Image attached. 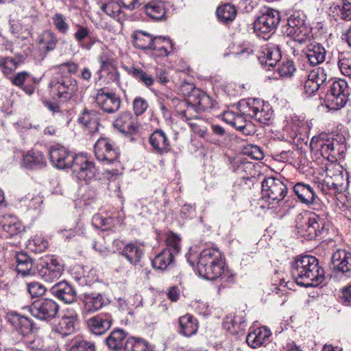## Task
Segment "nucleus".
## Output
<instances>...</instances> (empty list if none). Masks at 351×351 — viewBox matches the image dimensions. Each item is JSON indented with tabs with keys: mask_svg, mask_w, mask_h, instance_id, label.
<instances>
[{
	"mask_svg": "<svg viewBox=\"0 0 351 351\" xmlns=\"http://www.w3.org/2000/svg\"><path fill=\"white\" fill-rule=\"evenodd\" d=\"M291 276L298 285L308 287H315L322 282L324 271L313 256L298 257L291 264Z\"/></svg>",
	"mask_w": 351,
	"mask_h": 351,
	"instance_id": "1",
	"label": "nucleus"
},
{
	"mask_svg": "<svg viewBox=\"0 0 351 351\" xmlns=\"http://www.w3.org/2000/svg\"><path fill=\"white\" fill-rule=\"evenodd\" d=\"M77 69L78 65L73 62H66L55 66L53 69L57 76L53 77L49 84L51 93L64 100L71 99L77 91V82L66 74H75Z\"/></svg>",
	"mask_w": 351,
	"mask_h": 351,
	"instance_id": "2",
	"label": "nucleus"
},
{
	"mask_svg": "<svg viewBox=\"0 0 351 351\" xmlns=\"http://www.w3.org/2000/svg\"><path fill=\"white\" fill-rule=\"evenodd\" d=\"M197 271L200 276L210 280L224 277V263L220 251L215 248L204 250L199 254Z\"/></svg>",
	"mask_w": 351,
	"mask_h": 351,
	"instance_id": "3",
	"label": "nucleus"
},
{
	"mask_svg": "<svg viewBox=\"0 0 351 351\" xmlns=\"http://www.w3.org/2000/svg\"><path fill=\"white\" fill-rule=\"evenodd\" d=\"M239 109L241 112L254 118L263 124H268L273 117V111L268 104H265L259 99L249 98L239 103Z\"/></svg>",
	"mask_w": 351,
	"mask_h": 351,
	"instance_id": "4",
	"label": "nucleus"
},
{
	"mask_svg": "<svg viewBox=\"0 0 351 351\" xmlns=\"http://www.w3.org/2000/svg\"><path fill=\"white\" fill-rule=\"evenodd\" d=\"M328 90L326 95V103L331 110H339L348 101L349 90L347 82L343 80H328Z\"/></svg>",
	"mask_w": 351,
	"mask_h": 351,
	"instance_id": "5",
	"label": "nucleus"
},
{
	"mask_svg": "<svg viewBox=\"0 0 351 351\" xmlns=\"http://www.w3.org/2000/svg\"><path fill=\"white\" fill-rule=\"evenodd\" d=\"M280 21V14L278 11L268 8L263 11L254 23V32L258 36L265 37L269 34H273Z\"/></svg>",
	"mask_w": 351,
	"mask_h": 351,
	"instance_id": "6",
	"label": "nucleus"
},
{
	"mask_svg": "<svg viewBox=\"0 0 351 351\" xmlns=\"http://www.w3.org/2000/svg\"><path fill=\"white\" fill-rule=\"evenodd\" d=\"M332 263L331 279L338 281L351 277V252L341 249L337 250L332 256Z\"/></svg>",
	"mask_w": 351,
	"mask_h": 351,
	"instance_id": "7",
	"label": "nucleus"
},
{
	"mask_svg": "<svg viewBox=\"0 0 351 351\" xmlns=\"http://www.w3.org/2000/svg\"><path fill=\"white\" fill-rule=\"evenodd\" d=\"M296 226L302 237L312 240L323 230L324 223L317 216L305 214L298 217Z\"/></svg>",
	"mask_w": 351,
	"mask_h": 351,
	"instance_id": "8",
	"label": "nucleus"
},
{
	"mask_svg": "<svg viewBox=\"0 0 351 351\" xmlns=\"http://www.w3.org/2000/svg\"><path fill=\"white\" fill-rule=\"evenodd\" d=\"M59 311V305L53 300L42 298L34 301L29 307L30 314L42 321L49 322Z\"/></svg>",
	"mask_w": 351,
	"mask_h": 351,
	"instance_id": "9",
	"label": "nucleus"
},
{
	"mask_svg": "<svg viewBox=\"0 0 351 351\" xmlns=\"http://www.w3.org/2000/svg\"><path fill=\"white\" fill-rule=\"evenodd\" d=\"M287 189L282 181L276 178H267L262 182L263 195L276 203H280L285 198L287 193Z\"/></svg>",
	"mask_w": 351,
	"mask_h": 351,
	"instance_id": "10",
	"label": "nucleus"
},
{
	"mask_svg": "<svg viewBox=\"0 0 351 351\" xmlns=\"http://www.w3.org/2000/svg\"><path fill=\"white\" fill-rule=\"evenodd\" d=\"M94 149L97 159L106 164L117 161L119 156V152L114 144L107 138L98 139Z\"/></svg>",
	"mask_w": 351,
	"mask_h": 351,
	"instance_id": "11",
	"label": "nucleus"
},
{
	"mask_svg": "<svg viewBox=\"0 0 351 351\" xmlns=\"http://www.w3.org/2000/svg\"><path fill=\"white\" fill-rule=\"evenodd\" d=\"M304 16L300 13H295L288 19V34L299 43H305L309 38V31L304 24Z\"/></svg>",
	"mask_w": 351,
	"mask_h": 351,
	"instance_id": "12",
	"label": "nucleus"
},
{
	"mask_svg": "<svg viewBox=\"0 0 351 351\" xmlns=\"http://www.w3.org/2000/svg\"><path fill=\"white\" fill-rule=\"evenodd\" d=\"M76 156L66 147L53 146L49 152V159L53 166L59 169L71 167Z\"/></svg>",
	"mask_w": 351,
	"mask_h": 351,
	"instance_id": "13",
	"label": "nucleus"
},
{
	"mask_svg": "<svg viewBox=\"0 0 351 351\" xmlns=\"http://www.w3.org/2000/svg\"><path fill=\"white\" fill-rule=\"evenodd\" d=\"M64 271V266L53 257L47 258L39 269V275L47 282H53L58 280Z\"/></svg>",
	"mask_w": 351,
	"mask_h": 351,
	"instance_id": "14",
	"label": "nucleus"
},
{
	"mask_svg": "<svg viewBox=\"0 0 351 351\" xmlns=\"http://www.w3.org/2000/svg\"><path fill=\"white\" fill-rule=\"evenodd\" d=\"M24 230L19 219L14 215L0 216V238L10 239L18 236Z\"/></svg>",
	"mask_w": 351,
	"mask_h": 351,
	"instance_id": "15",
	"label": "nucleus"
},
{
	"mask_svg": "<svg viewBox=\"0 0 351 351\" xmlns=\"http://www.w3.org/2000/svg\"><path fill=\"white\" fill-rule=\"evenodd\" d=\"M71 168L76 177L84 181L93 179L97 172L95 164L84 156H76Z\"/></svg>",
	"mask_w": 351,
	"mask_h": 351,
	"instance_id": "16",
	"label": "nucleus"
},
{
	"mask_svg": "<svg viewBox=\"0 0 351 351\" xmlns=\"http://www.w3.org/2000/svg\"><path fill=\"white\" fill-rule=\"evenodd\" d=\"M132 42L134 47L141 50H156L157 45L160 40H166L165 37H154L149 33L136 30L132 35Z\"/></svg>",
	"mask_w": 351,
	"mask_h": 351,
	"instance_id": "17",
	"label": "nucleus"
},
{
	"mask_svg": "<svg viewBox=\"0 0 351 351\" xmlns=\"http://www.w3.org/2000/svg\"><path fill=\"white\" fill-rule=\"evenodd\" d=\"M95 101L98 107L106 113H114L121 106L119 97L113 93L105 92L103 88L97 91Z\"/></svg>",
	"mask_w": 351,
	"mask_h": 351,
	"instance_id": "18",
	"label": "nucleus"
},
{
	"mask_svg": "<svg viewBox=\"0 0 351 351\" xmlns=\"http://www.w3.org/2000/svg\"><path fill=\"white\" fill-rule=\"evenodd\" d=\"M239 111L240 110H239ZM249 118H250L249 116H246V114L241 112L236 113L232 111H227L223 115V119L226 123L245 134H249L253 132V125Z\"/></svg>",
	"mask_w": 351,
	"mask_h": 351,
	"instance_id": "19",
	"label": "nucleus"
},
{
	"mask_svg": "<svg viewBox=\"0 0 351 351\" xmlns=\"http://www.w3.org/2000/svg\"><path fill=\"white\" fill-rule=\"evenodd\" d=\"M113 126L122 133L134 134L139 127V123L136 117L129 112H123L115 118Z\"/></svg>",
	"mask_w": 351,
	"mask_h": 351,
	"instance_id": "20",
	"label": "nucleus"
},
{
	"mask_svg": "<svg viewBox=\"0 0 351 351\" xmlns=\"http://www.w3.org/2000/svg\"><path fill=\"white\" fill-rule=\"evenodd\" d=\"M51 293L64 302L65 303H72L77 298V293L73 287L65 280L60 281L50 288Z\"/></svg>",
	"mask_w": 351,
	"mask_h": 351,
	"instance_id": "21",
	"label": "nucleus"
},
{
	"mask_svg": "<svg viewBox=\"0 0 351 351\" xmlns=\"http://www.w3.org/2000/svg\"><path fill=\"white\" fill-rule=\"evenodd\" d=\"M112 321L110 315L100 314L90 317L87 321V325L93 334L101 335L110 329Z\"/></svg>",
	"mask_w": 351,
	"mask_h": 351,
	"instance_id": "22",
	"label": "nucleus"
},
{
	"mask_svg": "<svg viewBox=\"0 0 351 351\" xmlns=\"http://www.w3.org/2000/svg\"><path fill=\"white\" fill-rule=\"evenodd\" d=\"M326 137L325 134L313 136L311 141L310 147L312 150L319 152L322 156L328 158L334 151V145L332 140L326 139Z\"/></svg>",
	"mask_w": 351,
	"mask_h": 351,
	"instance_id": "23",
	"label": "nucleus"
},
{
	"mask_svg": "<svg viewBox=\"0 0 351 351\" xmlns=\"http://www.w3.org/2000/svg\"><path fill=\"white\" fill-rule=\"evenodd\" d=\"M149 142L154 151L160 154L167 153L171 149L169 141L161 130H155L150 135Z\"/></svg>",
	"mask_w": 351,
	"mask_h": 351,
	"instance_id": "24",
	"label": "nucleus"
},
{
	"mask_svg": "<svg viewBox=\"0 0 351 351\" xmlns=\"http://www.w3.org/2000/svg\"><path fill=\"white\" fill-rule=\"evenodd\" d=\"M179 332L185 337L195 335L198 330V322L192 315L186 314L178 320Z\"/></svg>",
	"mask_w": 351,
	"mask_h": 351,
	"instance_id": "25",
	"label": "nucleus"
},
{
	"mask_svg": "<svg viewBox=\"0 0 351 351\" xmlns=\"http://www.w3.org/2000/svg\"><path fill=\"white\" fill-rule=\"evenodd\" d=\"M306 57L312 66L322 63L326 58V50L320 44H311L308 46Z\"/></svg>",
	"mask_w": 351,
	"mask_h": 351,
	"instance_id": "26",
	"label": "nucleus"
},
{
	"mask_svg": "<svg viewBox=\"0 0 351 351\" xmlns=\"http://www.w3.org/2000/svg\"><path fill=\"white\" fill-rule=\"evenodd\" d=\"M144 9L147 16L156 21L163 19L167 10L165 2L158 0L149 1L145 5Z\"/></svg>",
	"mask_w": 351,
	"mask_h": 351,
	"instance_id": "27",
	"label": "nucleus"
},
{
	"mask_svg": "<svg viewBox=\"0 0 351 351\" xmlns=\"http://www.w3.org/2000/svg\"><path fill=\"white\" fill-rule=\"evenodd\" d=\"M271 335L270 330L261 327L250 332L246 337L247 343L253 348L261 346Z\"/></svg>",
	"mask_w": 351,
	"mask_h": 351,
	"instance_id": "28",
	"label": "nucleus"
},
{
	"mask_svg": "<svg viewBox=\"0 0 351 351\" xmlns=\"http://www.w3.org/2000/svg\"><path fill=\"white\" fill-rule=\"evenodd\" d=\"M293 191L298 199L306 204H313L317 197L314 189L310 185L302 182L295 184Z\"/></svg>",
	"mask_w": 351,
	"mask_h": 351,
	"instance_id": "29",
	"label": "nucleus"
},
{
	"mask_svg": "<svg viewBox=\"0 0 351 351\" xmlns=\"http://www.w3.org/2000/svg\"><path fill=\"white\" fill-rule=\"evenodd\" d=\"M80 123L84 125L90 133H95L99 129V121L98 113L93 110H84L78 119Z\"/></svg>",
	"mask_w": 351,
	"mask_h": 351,
	"instance_id": "30",
	"label": "nucleus"
},
{
	"mask_svg": "<svg viewBox=\"0 0 351 351\" xmlns=\"http://www.w3.org/2000/svg\"><path fill=\"white\" fill-rule=\"evenodd\" d=\"M58 39L54 32L50 30L44 31L38 38V44L45 53L53 51L57 45Z\"/></svg>",
	"mask_w": 351,
	"mask_h": 351,
	"instance_id": "31",
	"label": "nucleus"
},
{
	"mask_svg": "<svg viewBox=\"0 0 351 351\" xmlns=\"http://www.w3.org/2000/svg\"><path fill=\"white\" fill-rule=\"evenodd\" d=\"M83 303L84 309L88 313H94L102 308L104 304L103 296L99 293H85Z\"/></svg>",
	"mask_w": 351,
	"mask_h": 351,
	"instance_id": "32",
	"label": "nucleus"
},
{
	"mask_svg": "<svg viewBox=\"0 0 351 351\" xmlns=\"http://www.w3.org/2000/svg\"><path fill=\"white\" fill-rule=\"evenodd\" d=\"M46 165L43 154L36 150L29 151L23 156V165L29 169H36Z\"/></svg>",
	"mask_w": 351,
	"mask_h": 351,
	"instance_id": "33",
	"label": "nucleus"
},
{
	"mask_svg": "<svg viewBox=\"0 0 351 351\" xmlns=\"http://www.w3.org/2000/svg\"><path fill=\"white\" fill-rule=\"evenodd\" d=\"M127 333L121 329L114 330L106 339L108 346L114 350H119L125 347Z\"/></svg>",
	"mask_w": 351,
	"mask_h": 351,
	"instance_id": "34",
	"label": "nucleus"
},
{
	"mask_svg": "<svg viewBox=\"0 0 351 351\" xmlns=\"http://www.w3.org/2000/svg\"><path fill=\"white\" fill-rule=\"evenodd\" d=\"M16 270L23 276L34 275L32 271L33 261L26 254L20 253L16 255Z\"/></svg>",
	"mask_w": 351,
	"mask_h": 351,
	"instance_id": "35",
	"label": "nucleus"
},
{
	"mask_svg": "<svg viewBox=\"0 0 351 351\" xmlns=\"http://www.w3.org/2000/svg\"><path fill=\"white\" fill-rule=\"evenodd\" d=\"M121 254L131 264L135 265L140 262L143 255V250L136 245L130 243L125 245Z\"/></svg>",
	"mask_w": 351,
	"mask_h": 351,
	"instance_id": "36",
	"label": "nucleus"
},
{
	"mask_svg": "<svg viewBox=\"0 0 351 351\" xmlns=\"http://www.w3.org/2000/svg\"><path fill=\"white\" fill-rule=\"evenodd\" d=\"M281 54L280 50L276 47H267L263 51L259 60L263 64L268 66H274L280 60Z\"/></svg>",
	"mask_w": 351,
	"mask_h": 351,
	"instance_id": "37",
	"label": "nucleus"
},
{
	"mask_svg": "<svg viewBox=\"0 0 351 351\" xmlns=\"http://www.w3.org/2000/svg\"><path fill=\"white\" fill-rule=\"evenodd\" d=\"M191 101L194 103L198 110H206L213 107V99L204 92L198 90H194Z\"/></svg>",
	"mask_w": 351,
	"mask_h": 351,
	"instance_id": "38",
	"label": "nucleus"
},
{
	"mask_svg": "<svg viewBox=\"0 0 351 351\" xmlns=\"http://www.w3.org/2000/svg\"><path fill=\"white\" fill-rule=\"evenodd\" d=\"M174 258L172 253L162 250L152 261L153 267L157 269L164 270L173 264Z\"/></svg>",
	"mask_w": 351,
	"mask_h": 351,
	"instance_id": "39",
	"label": "nucleus"
},
{
	"mask_svg": "<svg viewBox=\"0 0 351 351\" xmlns=\"http://www.w3.org/2000/svg\"><path fill=\"white\" fill-rule=\"evenodd\" d=\"M216 14L219 20L223 23H228L235 19L237 10L231 3H225L218 6Z\"/></svg>",
	"mask_w": 351,
	"mask_h": 351,
	"instance_id": "40",
	"label": "nucleus"
},
{
	"mask_svg": "<svg viewBox=\"0 0 351 351\" xmlns=\"http://www.w3.org/2000/svg\"><path fill=\"white\" fill-rule=\"evenodd\" d=\"M12 323L16 329L24 336L29 335L33 330L31 320L25 316L16 315L13 317Z\"/></svg>",
	"mask_w": 351,
	"mask_h": 351,
	"instance_id": "41",
	"label": "nucleus"
},
{
	"mask_svg": "<svg viewBox=\"0 0 351 351\" xmlns=\"http://www.w3.org/2000/svg\"><path fill=\"white\" fill-rule=\"evenodd\" d=\"M165 242L166 248L164 250L165 251H169L174 256L180 252L181 238L179 235L173 232H169L167 234Z\"/></svg>",
	"mask_w": 351,
	"mask_h": 351,
	"instance_id": "42",
	"label": "nucleus"
},
{
	"mask_svg": "<svg viewBox=\"0 0 351 351\" xmlns=\"http://www.w3.org/2000/svg\"><path fill=\"white\" fill-rule=\"evenodd\" d=\"M101 53L98 56V62L100 64V69L98 72L108 70L109 67L113 64V53L108 49V46L102 44L101 46Z\"/></svg>",
	"mask_w": 351,
	"mask_h": 351,
	"instance_id": "43",
	"label": "nucleus"
},
{
	"mask_svg": "<svg viewBox=\"0 0 351 351\" xmlns=\"http://www.w3.org/2000/svg\"><path fill=\"white\" fill-rule=\"evenodd\" d=\"M99 4L100 9L112 18L118 16L121 12L119 3L114 1L103 0Z\"/></svg>",
	"mask_w": 351,
	"mask_h": 351,
	"instance_id": "44",
	"label": "nucleus"
},
{
	"mask_svg": "<svg viewBox=\"0 0 351 351\" xmlns=\"http://www.w3.org/2000/svg\"><path fill=\"white\" fill-rule=\"evenodd\" d=\"M76 324L66 318L62 317L54 330L62 337L68 336L75 331Z\"/></svg>",
	"mask_w": 351,
	"mask_h": 351,
	"instance_id": "45",
	"label": "nucleus"
},
{
	"mask_svg": "<svg viewBox=\"0 0 351 351\" xmlns=\"http://www.w3.org/2000/svg\"><path fill=\"white\" fill-rule=\"evenodd\" d=\"M312 80H314L318 86L322 88L328 84V73L322 67H317L313 69L308 74Z\"/></svg>",
	"mask_w": 351,
	"mask_h": 351,
	"instance_id": "46",
	"label": "nucleus"
},
{
	"mask_svg": "<svg viewBox=\"0 0 351 351\" xmlns=\"http://www.w3.org/2000/svg\"><path fill=\"white\" fill-rule=\"evenodd\" d=\"M56 29L61 34H66L69 29L66 17L60 13H56L51 18Z\"/></svg>",
	"mask_w": 351,
	"mask_h": 351,
	"instance_id": "47",
	"label": "nucleus"
},
{
	"mask_svg": "<svg viewBox=\"0 0 351 351\" xmlns=\"http://www.w3.org/2000/svg\"><path fill=\"white\" fill-rule=\"evenodd\" d=\"M124 350L125 351H151L145 341L134 338L126 341Z\"/></svg>",
	"mask_w": 351,
	"mask_h": 351,
	"instance_id": "48",
	"label": "nucleus"
},
{
	"mask_svg": "<svg viewBox=\"0 0 351 351\" xmlns=\"http://www.w3.org/2000/svg\"><path fill=\"white\" fill-rule=\"evenodd\" d=\"M69 351H95V344L83 339H75Z\"/></svg>",
	"mask_w": 351,
	"mask_h": 351,
	"instance_id": "49",
	"label": "nucleus"
},
{
	"mask_svg": "<svg viewBox=\"0 0 351 351\" xmlns=\"http://www.w3.org/2000/svg\"><path fill=\"white\" fill-rule=\"evenodd\" d=\"M19 65V62L11 58H3L0 60V69L5 74H10Z\"/></svg>",
	"mask_w": 351,
	"mask_h": 351,
	"instance_id": "50",
	"label": "nucleus"
},
{
	"mask_svg": "<svg viewBox=\"0 0 351 351\" xmlns=\"http://www.w3.org/2000/svg\"><path fill=\"white\" fill-rule=\"evenodd\" d=\"M337 10V16L342 20H351V3L347 0H343L341 6L335 8Z\"/></svg>",
	"mask_w": 351,
	"mask_h": 351,
	"instance_id": "51",
	"label": "nucleus"
},
{
	"mask_svg": "<svg viewBox=\"0 0 351 351\" xmlns=\"http://www.w3.org/2000/svg\"><path fill=\"white\" fill-rule=\"evenodd\" d=\"M90 30L88 27L77 25L76 31L74 33L73 37L80 45L84 40H86L90 36Z\"/></svg>",
	"mask_w": 351,
	"mask_h": 351,
	"instance_id": "52",
	"label": "nucleus"
},
{
	"mask_svg": "<svg viewBox=\"0 0 351 351\" xmlns=\"http://www.w3.org/2000/svg\"><path fill=\"white\" fill-rule=\"evenodd\" d=\"M132 75L138 81L142 82L147 87L154 84L153 77L140 69H134Z\"/></svg>",
	"mask_w": 351,
	"mask_h": 351,
	"instance_id": "53",
	"label": "nucleus"
},
{
	"mask_svg": "<svg viewBox=\"0 0 351 351\" xmlns=\"http://www.w3.org/2000/svg\"><path fill=\"white\" fill-rule=\"evenodd\" d=\"M148 108L147 101L141 97H137L133 101V110L136 117L143 114Z\"/></svg>",
	"mask_w": 351,
	"mask_h": 351,
	"instance_id": "54",
	"label": "nucleus"
},
{
	"mask_svg": "<svg viewBox=\"0 0 351 351\" xmlns=\"http://www.w3.org/2000/svg\"><path fill=\"white\" fill-rule=\"evenodd\" d=\"M196 107L194 104L189 105L184 110L179 112L180 117L185 119L186 121L198 119L199 113L197 110H196Z\"/></svg>",
	"mask_w": 351,
	"mask_h": 351,
	"instance_id": "55",
	"label": "nucleus"
},
{
	"mask_svg": "<svg viewBox=\"0 0 351 351\" xmlns=\"http://www.w3.org/2000/svg\"><path fill=\"white\" fill-rule=\"evenodd\" d=\"M295 71L293 62L290 60L283 62L278 68V72L281 77H291Z\"/></svg>",
	"mask_w": 351,
	"mask_h": 351,
	"instance_id": "56",
	"label": "nucleus"
},
{
	"mask_svg": "<svg viewBox=\"0 0 351 351\" xmlns=\"http://www.w3.org/2000/svg\"><path fill=\"white\" fill-rule=\"evenodd\" d=\"M27 290L32 297H39L43 295L45 292V288L40 283L34 282L29 283Z\"/></svg>",
	"mask_w": 351,
	"mask_h": 351,
	"instance_id": "57",
	"label": "nucleus"
},
{
	"mask_svg": "<svg viewBox=\"0 0 351 351\" xmlns=\"http://www.w3.org/2000/svg\"><path fill=\"white\" fill-rule=\"evenodd\" d=\"M29 245L30 247L34 246L35 248L32 250L36 252H43L47 248L48 242L42 237L36 236L29 241Z\"/></svg>",
	"mask_w": 351,
	"mask_h": 351,
	"instance_id": "58",
	"label": "nucleus"
},
{
	"mask_svg": "<svg viewBox=\"0 0 351 351\" xmlns=\"http://www.w3.org/2000/svg\"><path fill=\"white\" fill-rule=\"evenodd\" d=\"M97 43L100 44L101 46L102 44H104L97 36L91 34L90 36L79 46L83 49L90 51L92 47Z\"/></svg>",
	"mask_w": 351,
	"mask_h": 351,
	"instance_id": "59",
	"label": "nucleus"
},
{
	"mask_svg": "<svg viewBox=\"0 0 351 351\" xmlns=\"http://www.w3.org/2000/svg\"><path fill=\"white\" fill-rule=\"evenodd\" d=\"M338 66L343 75L346 76L351 75V59L340 58L338 62Z\"/></svg>",
	"mask_w": 351,
	"mask_h": 351,
	"instance_id": "60",
	"label": "nucleus"
},
{
	"mask_svg": "<svg viewBox=\"0 0 351 351\" xmlns=\"http://www.w3.org/2000/svg\"><path fill=\"white\" fill-rule=\"evenodd\" d=\"M304 91L306 94L311 95L317 91L319 88H321L318 84L312 80L311 77L308 75L307 80L304 82Z\"/></svg>",
	"mask_w": 351,
	"mask_h": 351,
	"instance_id": "61",
	"label": "nucleus"
},
{
	"mask_svg": "<svg viewBox=\"0 0 351 351\" xmlns=\"http://www.w3.org/2000/svg\"><path fill=\"white\" fill-rule=\"evenodd\" d=\"M241 322H238L237 317L234 316H228L226 318V320L224 322V327L230 330L231 328H238L239 329L241 328Z\"/></svg>",
	"mask_w": 351,
	"mask_h": 351,
	"instance_id": "62",
	"label": "nucleus"
},
{
	"mask_svg": "<svg viewBox=\"0 0 351 351\" xmlns=\"http://www.w3.org/2000/svg\"><path fill=\"white\" fill-rule=\"evenodd\" d=\"M111 219L105 218L100 215H95L93 217V223L97 228L106 227L110 224Z\"/></svg>",
	"mask_w": 351,
	"mask_h": 351,
	"instance_id": "63",
	"label": "nucleus"
},
{
	"mask_svg": "<svg viewBox=\"0 0 351 351\" xmlns=\"http://www.w3.org/2000/svg\"><path fill=\"white\" fill-rule=\"evenodd\" d=\"M144 0H119V3L125 8L133 10L138 8Z\"/></svg>",
	"mask_w": 351,
	"mask_h": 351,
	"instance_id": "64",
	"label": "nucleus"
}]
</instances>
